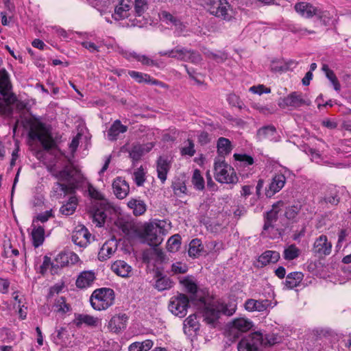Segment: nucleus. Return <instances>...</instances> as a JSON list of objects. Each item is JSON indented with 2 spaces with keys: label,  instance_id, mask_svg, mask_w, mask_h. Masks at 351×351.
<instances>
[{
  "label": "nucleus",
  "instance_id": "obj_56",
  "mask_svg": "<svg viewBox=\"0 0 351 351\" xmlns=\"http://www.w3.org/2000/svg\"><path fill=\"white\" fill-rule=\"evenodd\" d=\"M129 153L134 160H138L145 154L143 145L139 143L133 145Z\"/></svg>",
  "mask_w": 351,
  "mask_h": 351
},
{
  "label": "nucleus",
  "instance_id": "obj_49",
  "mask_svg": "<svg viewBox=\"0 0 351 351\" xmlns=\"http://www.w3.org/2000/svg\"><path fill=\"white\" fill-rule=\"evenodd\" d=\"M181 238L179 234L171 236L167 241V248L171 252H175L178 250L180 247Z\"/></svg>",
  "mask_w": 351,
  "mask_h": 351
},
{
  "label": "nucleus",
  "instance_id": "obj_22",
  "mask_svg": "<svg viewBox=\"0 0 351 351\" xmlns=\"http://www.w3.org/2000/svg\"><path fill=\"white\" fill-rule=\"evenodd\" d=\"M117 250V243L115 239H110L106 241L101 247L98 259L104 261L110 258Z\"/></svg>",
  "mask_w": 351,
  "mask_h": 351
},
{
  "label": "nucleus",
  "instance_id": "obj_11",
  "mask_svg": "<svg viewBox=\"0 0 351 351\" xmlns=\"http://www.w3.org/2000/svg\"><path fill=\"white\" fill-rule=\"evenodd\" d=\"M291 176V171L286 167H281L278 173L273 177L269 189L266 191V195L271 197L280 191L285 186L286 179Z\"/></svg>",
  "mask_w": 351,
  "mask_h": 351
},
{
  "label": "nucleus",
  "instance_id": "obj_62",
  "mask_svg": "<svg viewBox=\"0 0 351 351\" xmlns=\"http://www.w3.org/2000/svg\"><path fill=\"white\" fill-rule=\"evenodd\" d=\"M52 216L51 210H47L43 213H40L36 216L33 220L32 226L36 225V223L40 221L45 223Z\"/></svg>",
  "mask_w": 351,
  "mask_h": 351
},
{
  "label": "nucleus",
  "instance_id": "obj_20",
  "mask_svg": "<svg viewBox=\"0 0 351 351\" xmlns=\"http://www.w3.org/2000/svg\"><path fill=\"white\" fill-rule=\"evenodd\" d=\"M245 308L250 312H263L268 308L273 307L271 301L269 300H254L248 299L244 304Z\"/></svg>",
  "mask_w": 351,
  "mask_h": 351
},
{
  "label": "nucleus",
  "instance_id": "obj_41",
  "mask_svg": "<svg viewBox=\"0 0 351 351\" xmlns=\"http://www.w3.org/2000/svg\"><path fill=\"white\" fill-rule=\"evenodd\" d=\"M278 212L277 210L272 209L267 213L265 218V224L263 226V232L265 236H267V231L270 228H273V223L276 221Z\"/></svg>",
  "mask_w": 351,
  "mask_h": 351
},
{
  "label": "nucleus",
  "instance_id": "obj_45",
  "mask_svg": "<svg viewBox=\"0 0 351 351\" xmlns=\"http://www.w3.org/2000/svg\"><path fill=\"white\" fill-rule=\"evenodd\" d=\"M134 58L137 61L141 62L143 65L147 66H154L156 65V63L154 60H152L149 57L146 56L145 55H140L136 53V52H130L129 53L128 56H127L128 59Z\"/></svg>",
  "mask_w": 351,
  "mask_h": 351
},
{
  "label": "nucleus",
  "instance_id": "obj_19",
  "mask_svg": "<svg viewBox=\"0 0 351 351\" xmlns=\"http://www.w3.org/2000/svg\"><path fill=\"white\" fill-rule=\"evenodd\" d=\"M77 189V184L74 182L62 184L59 182L54 183L51 191V196L56 199L62 198L67 194H73Z\"/></svg>",
  "mask_w": 351,
  "mask_h": 351
},
{
  "label": "nucleus",
  "instance_id": "obj_6",
  "mask_svg": "<svg viewBox=\"0 0 351 351\" xmlns=\"http://www.w3.org/2000/svg\"><path fill=\"white\" fill-rule=\"evenodd\" d=\"M253 326L252 322L245 317H238L229 322L226 328V336L232 341L239 338L243 332H247Z\"/></svg>",
  "mask_w": 351,
  "mask_h": 351
},
{
  "label": "nucleus",
  "instance_id": "obj_44",
  "mask_svg": "<svg viewBox=\"0 0 351 351\" xmlns=\"http://www.w3.org/2000/svg\"><path fill=\"white\" fill-rule=\"evenodd\" d=\"M54 311L60 313H66L71 310L69 304L66 302L63 297L57 298L53 305Z\"/></svg>",
  "mask_w": 351,
  "mask_h": 351
},
{
  "label": "nucleus",
  "instance_id": "obj_58",
  "mask_svg": "<svg viewBox=\"0 0 351 351\" xmlns=\"http://www.w3.org/2000/svg\"><path fill=\"white\" fill-rule=\"evenodd\" d=\"M188 145L183 147L181 149V154L182 156H189L190 157L194 156L195 153V145L192 140H187Z\"/></svg>",
  "mask_w": 351,
  "mask_h": 351
},
{
  "label": "nucleus",
  "instance_id": "obj_37",
  "mask_svg": "<svg viewBox=\"0 0 351 351\" xmlns=\"http://www.w3.org/2000/svg\"><path fill=\"white\" fill-rule=\"evenodd\" d=\"M128 74L132 78L134 79L138 83L147 82L153 84H161L158 80L152 79L149 75L138 71H130Z\"/></svg>",
  "mask_w": 351,
  "mask_h": 351
},
{
  "label": "nucleus",
  "instance_id": "obj_28",
  "mask_svg": "<svg viewBox=\"0 0 351 351\" xmlns=\"http://www.w3.org/2000/svg\"><path fill=\"white\" fill-rule=\"evenodd\" d=\"M128 206L132 210V213L135 216L143 215L147 210V205L145 202L138 198H131L127 204Z\"/></svg>",
  "mask_w": 351,
  "mask_h": 351
},
{
  "label": "nucleus",
  "instance_id": "obj_52",
  "mask_svg": "<svg viewBox=\"0 0 351 351\" xmlns=\"http://www.w3.org/2000/svg\"><path fill=\"white\" fill-rule=\"evenodd\" d=\"M304 210V206L300 204L291 206L287 208L285 215L289 219H293L297 215H300V212Z\"/></svg>",
  "mask_w": 351,
  "mask_h": 351
},
{
  "label": "nucleus",
  "instance_id": "obj_60",
  "mask_svg": "<svg viewBox=\"0 0 351 351\" xmlns=\"http://www.w3.org/2000/svg\"><path fill=\"white\" fill-rule=\"evenodd\" d=\"M66 332V329L63 327L56 328L54 333H53L51 335V338L53 342L56 344L60 343L61 340L63 339V336L65 335Z\"/></svg>",
  "mask_w": 351,
  "mask_h": 351
},
{
  "label": "nucleus",
  "instance_id": "obj_31",
  "mask_svg": "<svg viewBox=\"0 0 351 351\" xmlns=\"http://www.w3.org/2000/svg\"><path fill=\"white\" fill-rule=\"evenodd\" d=\"M128 127L121 124L119 120H116L108 131V137L110 141L117 140L120 134L125 133Z\"/></svg>",
  "mask_w": 351,
  "mask_h": 351
},
{
  "label": "nucleus",
  "instance_id": "obj_57",
  "mask_svg": "<svg viewBox=\"0 0 351 351\" xmlns=\"http://www.w3.org/2000/svg\"><path fill=\"white\" fill-rule=\"evenodd\" d=\"M234 158L235 160L241 162L240 165H243L244 167L252 165L254 163L253 158L246 154H234Z\"/></svg>",
  "mask_w": 351,
  "mask_h": 351
},
{
  "label": "nucleus",
  "instance_id": "obj_34",
  "mask_svg": "<svg viewBox=\"0 0 351 351\" xmlns=\"http://www.w3.org/2000/svg\"><path fill=\"white\" fill-rule=\"evenodd\" d=\"M33 229L32 231V238L33 245L35 247H38L41 245L44 241V234L45 230L42 226H32Z\"/></svg>",
  "mask_w": 351,
  "mask_h": 351
},
{
  "label": "nucleus",
  "instance_id": "obj_48",
  "mask_svg": "<svg viewBox=\"0 0 351 351\" xmlns=\"http://www.w3.org/2000/svg\"><path fill=\"white\" fill-rule=\"evenodd\" d=\"M189 328L193 331H196L199 329V324L197 320V316L195 314H192L189 315L184 321V331L185 333L187 332L186 328Z\"/></svg>",
  "mask_w": 351,
  "mask_h": 351
},
{
  "label": "nucleus",
  "instance_id": "obj_5",
  "mask_svg": "<svg viewBox=\"0 0 351 351\" xmlns=\"http://www.w3.org/2000/svg\"><path fill=\"white\" fill-rule=\"evenodd\" d=\"M214 176L221 183L235 184L238 182L234 169L221 158L215 160Z\"/></svg>",
  "mask_w": 351,
  "mask_h": 351
},
{
  "label": "nucleus",
  "instance_id": "obj_24",
  "mask_svg": "<svg viewBox=\"0 0 351 351\" xmlns=\"http://www.w3.org/2000/svg\"><path fill=\"white\" fill-rule=\"evenodd\" d=\"M128 316L125 314L113 316L108 323V328L114 333H119L125 328Z\"/></svg>",
  "mask_w": 351,
  "mask_h": 351
},
{
  "label": "nucleus",
  "instance_id": "obj_50",
  "mask_svg": "<svg viewBox=\"0 0 351 351\" xmlns=\"http://www.w3.org/2000/svg\"><path fill=\"white\" fill-rule=\"evenodd\" d=\"M180 283L185 289L190 293L195 294L197 290V286L193 278L186 277L180 280Z\"/></svg>",
  "mask_w": 351,
  "mask_h": 351
},
{
  "label": "nucleus",
  "instance_id": "obj_63",
  "mask_svg": "<svg viewBox=\"0 0 351 351\" xmlns=\"http://www.w3.org/2000/svg\"><path fill=\"white\" fill-rule=\"evenodd\" d=\"M326 77L331 82L332 85L334 87V89L336 91H339L341 89V85L338 81L337 77H336L334 71H329L327 73Z\"/></svg>",
  "mask_w": 351,
  "mask_h": 351
},
{
  "label": "nucleus",
  "instance_id": "obj_17",
  "mask_svg": "<svg viewBox=\"0 0 351 351\" xmlns=\"http://www.w3.org/2000/svg\"><path fill=\"white\" fill-rule=\"evenodd\" d=\"M91 234L84 226H77L71 236L72 241L80 247H86L90 243Z\"/></svg>",
  "mask_w": 351,
  "mask_h": 351
},
{
  "label": "nucleus",
  "instance_id": "obj_3",
  "mask_svg": "<svg viewBox=\"0 0 351 351\" xmlns=\"http://www.w3.org/2000/svg\"><path fill=\"white\" fill-rule=\"evenodd\" d=\"M114 11L112 19L116 21L129 19L131 26H141L133 15V2L132 0H117L114 3Z\"/></svg>",
  "mask_w": 351,
  "mask_h": 351
},
{
  "label": "nucleus",
  "instance_id": "obj_54",
  "mask_svg": "<svg viewBox=\"0 0 351 351\" xmlns=\"http://www.w3.org/2000/svg\"><path fill=\"white\" fill-rule=\"evenodd\" d=\"M69 263V254L60 252L56 256L54 262L51 265L53 267H63L66 266Z\"/></svg>",
  "mask_w": 351,
  "mask_h": 351
},
{
  "label": "nucleus",
  "instance_id": "obj_27",
  "mask_svg": "<svg viewBox=\"0 0 351 351\" xmlns=\"http://www.w3.org/2000/svg\"><path fill=\"white\" fill-rule=\"evenodd\" d=\"M280 258V254L276 251L267 250L258 259V266H266L270 263H276Z\"/></svg>",
  "mask_w": 351,
  "mask_h": 351
},
{
  "label": "nucleus",
  "instance_id": "obj_26",
  "mask_svg": "<svg viewBox=\"0 0 351 351\" xmlns=\"http://www.w3.org/2000/svg\"><path fill=\"white\" fill-rule=\"evenodd\" d=\"M74 323L77 327H81L83 324L90 327H96L100 323V319L86 314H77L75 315Z\"/></svg>",
  "mask_w": 351,
  "mask_h": 351
},
{
  "label": "nucleus",
  "instance_id": "obj_7",
  "mask_svg": "<svg viewBox=\"0 0 351 351\" xmlns=\"http://www.w3.org/2000/svg\"><path fill=\"white\" fill-rule=\"evenodd\" d=\"M29 136L32 140H38L45 149H49L53 145V141L49 128L43 123L35 122L29 132Z\"/></svg>",
  "mask_w": 351,
  "mask_h": 351
},
{
  "label": "nucleus",
  "instance_id": "obj_1",
  "mask_svg": "<svg viewBox=\"0 0 351 351\" xmlns=\"http://www.w3.org/2000/svg\"><path fill=\"white\" fill-rule=\"evenodd\" d=\"M88 191L90 196L95 199L90 211V217L93 223L101 227L105 223L107 214L114 210V206L93 186H89Z\"/></svg>",
  "mask_w": 351,
  "mask_h": 351
},
{
  "label": "nucleus",
  "instance_id": "obj_4",
  "mask_svg": "<svg viewBox=\"0 0 351 351\" xmlns=\"http://www.w3.org/2000/svg\"><path fill=\"white\" fill-rule=\"evenodd\" d=\"M114 291L110 288L95 289L90 298L91 306L96 311H104L111 306L114 302Z\"/></svg>",
  "mask_w": 351,
  "mask_h": 351
},
{
  "label": "nucleus",
  "instance_id": "obj_40",
  "mask_svg": "<svg viewBox=\"0 0 351 351\" xmlns=\"http://www.w3.org/2000/svg\"><path fill=\"white\" fill-rule=\"evenodd\" d=\"M154 345L151 339H146L143 341H136L130 344L128 348L129 351H148Z\"/></svg>",
  "mask_w": 351,
  "mask_h": 351
},
{
  "label": "nucleus",
  "instance_id": "obj_9",
  "mask_svg": "<svg viewBox=\"0 0 351 351\" xmlns=\"http://www.w3.org/2000/svg\"><path fill=\"white\" fill-rule=\"evenodd\" d=\"M158 53L161 56H167L182 61L191 62L193 64H198L202 60V57L199 53L184 47H176L171 50L160 51Z\"/></svg>",
  "mask_w": 351,
  "mask_h": 351
},
{
  "label": "nucleus",
  "instance_id": "obj_30",
  "mask_svg": "<svg viewBox=\"0 0 351 351\" xmlns=\"http://www.w3.org/2000/svg\"><path fill=\"white\" fill-rule=\"evenodd\" d=\"M95 274L92 271H82L76 280V286L80 289L90 287L95 280Z\"/></svg>",
  "mask_w": 351,
  "mask_h": 351
},
{
  "label": "nucleus",
  "instance_id": "obj_18",
  "mask_svg": "<svg viewBox=\"0 0 351 351\" xmlns=\"http://www.w3.org/2000/svg\"><path fill=\"white\" fill-rule=\"evenodd\" d=\"M312 251L319 256H328L332 251V243L326 235L322 234L315 239Z\"/></svg>",
  "mask_w": 351,
  "mask_h": 351
},
{
  "label": "nucleus",
  "instance_id": "obj_13",
  "mask_svg": "<svg viewBox=\"0 0 351 351\" xmlns=\"http://www.w3.org/2000/svg\"><path fill=\"white\" fill-rule=\"evenodd\" d=\"M189 302L188 297L184 294L180 293L171 298L169 309L176 316L184 317L187 313Z\"/></svg>",
  "mask_w": 351,
  "mask_h": 351
},
{
  "label": "nucleus",
  "instance_id": "obj_16",
  "mask_svg": "<svg viewBox=\"0 0 351 351\" xmlns=\"http://www.w3.org/2000/svg\"><path fill=\"white\" fill-rule=\"evenodd\" d=\"M49 171L54 178L60 181L66 182L67 184L74 182L77 185L78 178L76 177L78 173L74 168L66 166L60 171H56L51 167Z\"/></svg>",
  "mask_w": 351,
  "mask_h": 351
},
{
  "label": "nucleus",
  "instance_id": "obj_47",
  "mask_svg": "<svg viewBox=\"0 0 351 351\" xmlns=\"http://www.w3.org/2000/svg\"><path fill=\"white\" fill-rule=\"evenodd\" d=\"M173 282L169 278L162 276L158 278L155 282V288L162 291L170 289L173 286Z\"/></svg>",
  "mask_w": 351,
  "mask_h": 351
},
{
  "label": "nucleus",
  "instance_id": "obj_35",
  "mask_svg": "<svg viewBox=\"0 0 351 351\" xmlns=\"http://www.w3.org/2000/svg\"><path fill=\"white\" fill-rule=\"evenodd\" d=\"M171 188L174 194L179 197H182L188 194V190L185 182L180 178L174 179L171 184Z\"/></svg>",
  "mask_w": 351,
  "mask_h": 351
},
{
  "label": "nucleus",
  "instance_id": "obj_39",
  "mask_svg": "<svg viewBox=\"0 0 351 351\" xmlns=\"http://www.w3.org/2000/svg\"><path fill=\"white\" fill-rule=\"evenodd\" d=\"M276 130L274 126L268 125L260 128L258 131V136L261 139L276 140Z\"/></svg>",
  "mask_w": 351,
  "mask_h": 351
},
{
  "label": "nucleus",
  "instance_id": "obj_42",
  "mask_svg": "<svg viewBox=\"0 0 351 351\" xmlns=\"http://www.w3.org/2000/svg\"><path fill=\"white\" fill-rule=\"evenodd\" d=\"M191 183L194 188L198 191H203L205 186L204 179L199 169H195L193 173Z\"/></svg>",
  "mask_w": 351,
  "mask_h": 351
},
{
  "label": "nucleus",
  "instance_id": "obj_15",
  "mask_svg": "<svg viewBox=\"0 0 351 351\" xmlns=\"http://www.w3.org/2000/svg\"><path fill=\"white\" fill-rule=\"evenodd\" d=\"M295 11L302 17L309 19L315 16L318 19H322L326 16L327 12L326 11L318 9L313 5L306 2H300L295 5Z\"/></svg>",
  "mask_w": 351,
  "mask_h": 351
},
{
  "label": "nucleus",
  "instance_id": "obj_43",
  "mask_svg": "<svg viewBox=\"0 0 351 351\" xmlns=\"http://www.w3.org/2000/svg\"><path fill=\"white\" fill-rule=\"evenodd\" d=\"M300 254V250L294 244L289 245L284 250L283 257L285 260L292 261L297 258Z\"/></svg>",
  "mask_w": 351,
  "mask_h": 351
},
{
  "label": "nucleus",
  "instance_id": "obj_12",
  "mask_svg": "<svg viewBox=\"0 0 351 351\" xmlns=\"http://www.w3.org/2000/svg\"><path fill=\"white\" fill-rule=\"evenodd\" d=\"M263 343V336L259 332H252L243 337L237 346L238 351H256Z\"/></svg>",
  "mask_w": 351,
  "mask_h": 351
},
{
  "label": "nucleus",
  "instance_id": "obj_25",
  "mask_svg": "<svg viewBox=\"0 0 351 351\" xmlns=\"http://www.w3.org/2000/svg\"><path fill=\"white\" fill-rule=\"evenodd\" d=\"M111 269L117 275L123 278L129 277L132 271V267L121 260L114 261L111 265Z\"/></svg>",
  "mask_w": 351,
  "mask_h": 351
},
{
  "label": "nucleus",
  "instance_id": "obj_2",
  "mask_svg": "<svg viewBox=\"0 0 351 351\" xmlns=\"http://www.w3.org/2000/svg\"><path fill=\"white\" fill-rule=\"evenodd\" d=\"M236 309L237 304L234 302H214L206 306L204 312V319L208 324H214L221 314L230 316L235 313Z\"/></svg>",
  "mask_w": 351,
  "mask_h": 351
},
{
  "label": "nucleus",
  "instance_id": "obj_32",
  "mask_svg": "<svg viewBox=\"0 0 351 351\" xmlns=\"http://www.w3.org/2000/svg\"><path fill=\"white\" fill-rule=\"evenodd\" d=\"M217 148V152L220 156L219 158H221L228 155L232 149L230 141L224 137H220L218 138Z\"/></svg>",
  "mask_w": 351,
  "mask_h": 351
},
{
  "label": "nucleus",
  "instance_id": "obj_36",
  "mask_svg": "<svg viewBox=\"0 0 351 351\" xmlns=\"http://www.w3.org/2000/svg\"><path fill=\"white\" fill-rule=\"evenodd\" d=\"M132 2L134 18L142 16L149 8L147 0H134Z\"/></svg>",
  "mask_w": 351,
  "mask_h": 351
},
{
  "label": "nucleus",
  "instance_id": "obj_46",
  "mask_svg": "<svg viewBox=\"0 0 351 351\" xmlns=\"http://www.w3.org/2000/svg\"><path fill=\"white\" fill-rule=\"evenodd\" d=\"M202 249L201 241L198 239H193L189 243V255L191 257H195L199 255Z\"/></svg>",
  "mask_w": 351,
  "mask_h": 351
},
{
  "label": "nucleus",
  "instance_id": "obj_64",
  "mask_svg": "<svg viewBox=\"0 0 351 351\" xmlns=\"http://www.w3.org/2000/svg\"><path fill=\"white\" fill-rule=\"evenodd\" d=\"M250 91L258 95H261L263 93H271V89L269 88L265 87L264 85H258L253 86L250 88Z\"/></svg>",
  "mask_w": 351,
  "mask_h": 351
},
{
  "label": "nucleus",
  "instance_id": "obj_8",
  "mask_svg": "<svg viewBox=\"0 0 351 351\" xmlns=\"http://www.w3.org/2000/svg\"><path fill=\"white\" fill-rule=\"evenodd\" d=\"M206 8L213 15L226 21L233 16V10L227 0H206Z\"/></svg>",
  "mask_w": 351,
  "mask_h": 351
},
{
  "label": "nucleus",
  "instance_id": "obj_55",
  "mask_svg": "<svg viewBox=\"0 0 351 351\" xmlns=\"http://www.w3.org/2000/svg\"><path fill=\"white\" fill-rule=\"evenodd\" d=\"M329 193L326 194L324 200L326 203L331 204H337L339 202L337 197V191L335 186H330L328 188Z\"/></svg>",
  "mask_w": 351,
  "mask_h": 351
},
{
  "label": "nucleus",
  "instance_id": "obj_23",
  "mask_svg": "<svg viewBox=\"0 0 351 351\" xmlns=\"http://www.w3.org/2000/svg\"><path fill=\"white\" fill-rule=\"evenodd\" d=\"M113 193L119 199H124L130 192L128 182L121 177L117 178L112 183Z\"/></svg>",
  "mask_w": 351,
  "mask_h": 351
},
{
  "label": "nucleus",
  "instance_id": "obj_59",
  "mask_svg": "<svg viewBox=\"0 0 351 351\" xmlns=\"http://www.w3.org/2000/svg\"><path fill=\"white\" fill-rule=\"evenodd\" d=\"M281 341L280 337L275 334H268L263 339V343L269 346H274Z\"/></svg>",
  "mask_w": 351,
  "mask_h": 351
},
{
  "label": "nucleus",
  "instance_id": "obj_38",
  "mask_svg": "<svg viewBox=\"0 0 351 351\" xmlns=\"http://www.w3.org/2000/svg\"><path fill=\"white\" fill-rule=\"evenodd\" d=\"M77 205V199L76 197L71 196L69 201L60 207V212L65 216L71 215L75 212Z\"/></svg>",
  "mask_w": 351,
  "mask_h": 351
},
{
  "label": "nucleus",
  "instance_id": "obj_10",
  "mask_svg": "<svg viewBox=\"0 0 351 351\" xmlns=\"http://www.w3.org/2000/svg\"><path fill=\"white\" fill-rule=\"evenodd\" d=\"M311 100L302 93L293 92L278 102L281 108H290L291 109L298 108L303 106H310Z\"/></svg>",
  "mask_w": 351,
  "mask_h": 351
},
{
  "label": "nucleus",
  "instance_id": "obj_21",
  "mask_svg": "<svg viewBox=\"0 0 351 351\" xmlns=\"http://www.w3.org/2000/svg\"><path fill=\"white\" fill-rule=\"evenodd\" d=\"M171 166V161L167 157L160 156L156 161L157 176L162 184L167 180Z\"/></svg>",
  "mask_w": 351,
  "mask_h": 351
},
{
  "label": "nucleus",
  "instance_id": "obj_51",
  "mask_svg": "<svg viewBox=\"0 0 351 351\" xmlns=\"http://www.w3.org/2000/svg\"><path fill=\"white\" fill-rule=\"evenodd\" d=\"M159 16L163 23H165L171 27L174 26L176 23H178V21L180 20L176 16L167 11H162L160 13Z\"/></svg>",
  "mask_w": 351,
  "mask_h": 351
},
{
  "label": "nucleus",
  "instance_id": "obj_33",
  "mask_svg": "<svg viewBox=\"0 0 351 351\" xmlns=\"http://www.w3.org/2000/svg\"><path fill=\"white\" fill-rule=\"evenodd\" d=\"M303 276L304 275L302 272H291L287 276L284 285L287 289L296 287L302 280Z\"/></svg>",
  "mask_w": 351,
  "mask_h": 351
},
{
  "label": "nucleus",
  "instance_id": "obj_61",
  "mask_svg": "<svg viewBox=\"0 0 351 351\" xmlns=\"http://www.w3.org/2000/svg\"><path fill=\"white\" fill-rule=\"evenodd\" d=\"M173 27L175 28L174 33L177 36H186L187 34L186 26L180 20Z\"/></svg>",
  "mask_w": 351,
  "mask_h": 351
},
{
  "label": "nucleus",
  "instance_id": "obj_53",
  "mask_svg": "<svg viewBox=\"0 0 351 351\" xmlns=\"http://www.w3.org/2000/svg\"><path fill=\"white\" fill-rule=\"evenodd\" d=\"M133 180L138 186H143L145 181V173L142 167L136 169L133 173Z\"/></svg>",
  "mask_w": 351,
  "mask_h": 351
},
{
  "label": "nucleus",
  "instance_id": "obj_29",
  "mask_svg": "<svg viewBox=\"0 0 351 351\" xmlns=\"http://www.w3.org/2000/svg\"><path fill=\"white\" fill-rule=\"evenodd\" d=\"M120 228L122 232L130 239H137L139 235V228L131 221H120Z\"/></svg>",
  "mask_w": 351,
  "mask_h": 351
},
{
  "label": "nucleus",
  "instance_id": "obj_14",
  "mask_svg": "<svg viewBox=\"0 0 351 351\" xmlns=\"http://www.w3.org/2000/svg\"><path fill=\"white\" fill-rule=\"evenodd\" d=\"M158 229L152 224L145 225L143 230L139 229L138 239L149 245H158L161 243L162 239L158 235Z\"/></svg>",
  "mask_w": 351,
  "mask_h": 351
}]
</instances>
